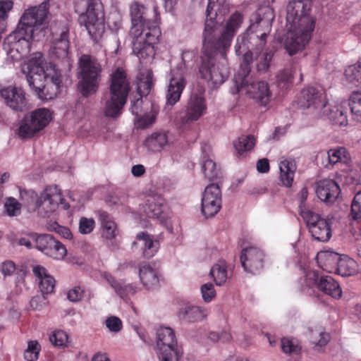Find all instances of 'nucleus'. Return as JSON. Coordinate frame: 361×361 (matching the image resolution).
<instances>
[{"label":"nucleus","mask_w":361,"mask_h":361,"mask_svg":"<svg viewBox=\"0 0 361 361\" xmlns=\"http://www.w3.org/2000/svg\"><path fill=\"white\" fill-rule=\"evenodd\" d=\"M86 7L83 12L78 4L75 11L80 13L78 21L85 27L90 37L95 41L102 37L104 32V13L100 0H82Z\"/></svg>","instance_id":"obj_10"},{"label":"nucleus","mask_w":361,"mask_h":361,"mask_svg":"<svg viewBox=\"0 0 361 361\" xmlns=\"http://www.w3.org/2000/svg\"><path fill=\"white\" fill-rule=\"evenodd\" d=\"M279 179L286 187L291 186L297 169L295 161L292 158L282 157L279 162Z\"/></svg>","instance_id":"obj_28"},{"label":"nucleus","mask_w":361,"mask_h":361,"mask_svg":"<svg viewBox=\"0 0 361 361\" xmlns=\"http://www.w3.org/2000/svg\"><path fill=\"white\" fill-rule=\"evenodd\" d=\"M209 275L213 278L216 286H222L228 279L227 264L219 261L214 264L210 269Z\"/></svg>","instance_id":"obj_42"},{"label":"nucleus","mask_w":361,"mask_h":361,"mask_svg":"<svg viewBox=\"0 0 361 361\" xmlns=\"http://www.w3.org/2000/svg\"><path fill=\"white\" fill-rule=\"evenodd\" d=\"M209 338L214 342L219 341L226 342L231 340V336L229 333L226 331L222 332L221 334H219L216 332H211L209 334Z\"/></svg>","instance_id":"obj_64"},{"label":"nucleus","mask_w":361,"mask_h":361,"mask_svg":"<svg viewBox=\"0 0 361 361\" xmlns=\"http://www.w3.org/2000/svg\"><path fill=\"white\" fill-rule=\"evenodd\" d=\"M312 7V0H289L287 4L285 45L290 55L301 51L311 38L315 24Z\"/></svg>","instance_id":"obj_4"},{"label":"nucleus","mask_w":361,"mask_h":361,"mask_svg":"<svg viewBox=\"0 0 361 361\" xmlns=\"http://www.w3.org/2000/svg\"><path fill=\"white\" fill-rule=\"evenodd\" d=\"M164 202V199L159 195L155 194L148 196L145 203L141 207L142 215L163 222L165 220Z\"/></svg>","instance_id":"obj_24"},{"label":"nucleus","mask_w":361,"mask_h":361,"mask_svg":"<svg viewBox=\"0 0 361 361\" xmlns=\"http://www.w3.org/2000/svg\"><path fill=\"white\" fill-rule=\"evenodd\" d=\"M350 215L353 220L361 219V190L356 193L351 204Z\"/></svg>","instance_id":"obj_58"},{"label":"nucleus","mask_w":361,"mask_h":361,"mask_svg":"<svg viewBox=\"0 0 361 361\" xmlns=\"http://www.w3.org/2000/svg\"><path fill=\"white\" fill-rule=\"evenodd\" d=\"M68 334L62 330H55L49 336L50 342L57 347H64L68 343Z\"/></svg>","instance_id":"obj_52"},{"label":"nucleus","mask_w":361,"mask_h":361,"mask_svg":"<svg viewBox=\"0 0 361 361\" xmlns=\"http://www.w3.org/2000/svg\"><path fill=\"white\" fill-rule=\"evenodd\" d=\"M176 340L173 330L161 327L157 331V346L159 361H173L176 355Z\"/></svg>","instance_id":"obj_16"},{"label":"nucleus","mask_w":361,"mask_h":361,"mask_svg":"<svg viewBox=\"0 0 361 361\" xmlns=\"http://www.w3.org/2000/svg\"><path fill=\"white\" fill-rule=\"evenodd\" d=\"M201 168L204 177L209 180H213L218 177L219 170L216 164L211 158V147L208 145L202 146Z\"/></svg>","instance_id":"obj_27"},{"label":"nucleus","mask_w":361,"mask_h":361,"mask_svg":"<svg viewBox=\"0 0 361 361\" xmlns=\"http://www.w3.org/2000/svg\"><path fill=\"white\" fill-rule=\"evenodd\" d=\"M210 44H204L202 63L200 66V73L202 78L210 82L214 87L221 85L228 78V68L225 57V51L219 50L221 53V57L218 61L215 53L210 50Z\"/></svg>","instance_id":"obj_8"},{"label":"nucleus","mask_w":361,"mask_h":361,"mask_svg":"<svg viewBox=\"0 0 361 361\" xmlns=\"http://www.w3.org/2000/svg\"><path fill=\"white\" fill-rule=\"evenodd\" d=\"M52 119L49 109L40 108L26 116L20 123L18 134L21 138H28L42 130Z\"/></svg>","instance_id":"obj_12"},{"label":"nucleus","mask_w":361,"mask_h":361,"mask_svg":"<svg viewBox=\"0 0 361 361\" xmlns=\"http://www.w3.org/2000/svg\"><path fill=\"white\" fill-rule=\"evenodd\" d=\"M316 259L319 267L329 273L336 272L340 255L331 251L320 252L317 253Z\"/></svg>","instance_id":"obj_33"},{"label":"nucleus","mask_w":361,"mask_h":361,"mask_svg":"<svg viewBox=\"0 0 361 361\" xmlns=\"http://www.w3.org/2000/svg\"><path fill=\"white\" fill-rule=\"evenodd\" d=\"M300 214L306 221L313 238L321 242H327L331 237V229L329 221L308 209H300Z\"/></svg>","instance_id":"obj_15"},{"label":"nucleus","mask_w":361,"mask_h":361,"mask_svg":"<svg viewBox=\"0 0 361 361\" xmlns=\"http://www.w3.org/2000/svg\"><path fill=\"white\" fill-rule=\"evenodd\" d=\"M221 207V192L218 185L210 184L206 187L202 197V212L208 218L216 214Z\"/></svg>","instance_id":"obj_18"},{"label":"nucleus","mask_w":361,"mask_h":361,"mask_svg":"<svg viewBox=\"0 0 361 361\" xmlns=\"http://www.w3.org/2000/svg\"><path fill=\"white\" fill-rule=\"evenodd\" d=\"M152 87V73L145 71L141 73L138 77L137 92L140 97L147 95Z\"/></svg>","instance_id":"obj_43"},{"label":"nucleus","mask_w":361,"mask_h":361,"mask_svg":"<svg viewBox=\"0 0 361 361\" xmlns=\"http://www.w3.org/2000/svg\"><path fill=\"white\" fill-rule=\"evenodd\" d=\"M54 240L50 235H39L36 238L37 248L47 254L51 245L54 243Z\"/></svg>","instance_id":"obj_51"},{"label":"nucleus","mask_w":361,"mask_h":361,"mask_svg":"<svg viewBox=\"0 0 361 361\" xmlns=\"http://www.w3.org/2000/svg\"><path fill=\"white\" fill-rule=\"evenodd\" d=\"M85 296V288L82 286H75L67 293V298L72 302L81 301Z\"/></svg>","instance_id":"obj_55"},{"label":"nucleus","mask_w":361,"mask_h":361,"mask_svg":"<svg viewBox=\"0 0 361 361\" xmlns=\"http://www.w3.org/2000/svg\"><path fill=\"white\" fill-rule=\"evenodd\" d=\"M68 29L64 27L59 37H56L52 42L51 52L56 58L66 59L68 58Z\"/></svg>","instance_id":"obj_30"},{"label":"nucleus","mask_w":361,"mask_h":361,"mask_svg":"<svg viewBox=\"0 0 361 361\" xmlns=\"http://www.w3.org/2000/svg\"><path fill=\"white\" fill-rule=\"evenodd\" d=\"M126 101H122L116 97L109 95L105 102L104 114L106 117L117 118L121 115L123 108Z\"/></svg>","instance_id":"obj_37"},{"label":"nucleus","mask_w":361,"mask_h":361,"mask_svg":"<svg viewBox=\"0 0 361 361\" xmlns=\"http://www.w3.org/2000/svg\"><path fill=\"white\" fill-rule=\"evenodd\" d=\"M104 276L115 293L123 300L129 299L138 291L139 288L135 283H127L123 281H117L107 273L104 274Z\"/></svg>","instance_id":"obj_26"},{"label":"nucleus","mask_w":361,"mask_h":361,"mask_svg":"<svg viewBox=\"0 0 361 361\" xmlns=\"http://www.w3.org/2000/svg\"><path fill=\"white\" fill-rule=\"evenodd\" d=\"M307 336L317 351H319L330 341V335L326 333L320 326L310 327Z\"/></svg>","instance_id":"obj_35"},{"label":"nucleus","mask_w":361,"mask_h":361,"mask_svg":"<svg viewBox=\"0 0 361 361\" xmlns=\"http://www.w3.org/2000/svg\"><path fill=\"white\" fill-rule=\"evenodd\" d=\"M154 16L147 18V8L142 4L134 1L129 4L133 51L140 60H151L155 55L154 45L159 42L161 17L157 6H153Z\"/></svg>","instance_id":"obj_2"},{"label":"nucleus","mask_w":361,"mask_h":361,"mask_svg":"<svg viewBox=\"0 0 361 361\" xmlns=\"http://www.w3.org/2000/svg\"><path fill=\"white\" fill-rule=\"evenodd\" d=\"M49 8V4L45 1L23 12L16 30L6 39L10 44L8 55L14 61L20 60L30 51V42L35 33L41 30L46 24Z\"/></svg>","instance_id":"obj_5"},{"label":"nucleus","mask_w":361,"mask_h":361,"mask_svg":"<svg viewBox=\"0 0 361 361\" xmlns=\"http://www.w3.org/2000/svg\"><path fill=\"white\" fill-rule=\"evenodd\" d=\"M102 235L107 240H111L118 235V230L112 218L106 212L100 214Z\"/></svg>","instance_id":"obj_38"},{"label":"nucleus","mask_w":361,"mask_h":361,"mask_svg":"<svg viewBox=\"0 0 361 361\" xmlns=\"http://www.w3.org/2000/svg\"><path fill=\"white\" fill-rule=\"evenodd\" d=\"M327 157L330 164L343 163L349 164L351 157L348 150L343 147H336L327 151Z\"/></svg>","instance_id":"obj_39"},{"label":"nucleus","mask_w":361,"mask_h":361,"mask_svg":"<svg viewBox=\"0 0 361 361\" xmlns=\"http://www.w3.org/2000/svg\"><path fill=\"white\" fill-rule=\"evenodd\" d=\"M139 276L142 284L147 288H153L159 284V271L148 264L140 267Z\"/></svg>","instance_id":"obj_32"},{"label":"nucleus","mask_w":361,"mask_h":361,"mask_svg":"<svg viewBox=\"0 0 361 361\" xmlns=\"http://www.w3.org/2000/svg\"><path fill=\"white\" fill-rule=\"evenodd\" d=\"M32 272L39 283V288L43 295L51 293L55 286L54 278L49 275L46 269L40 265L34 266Z\"/></svg>","instance_id":"obj_29"},{"label":"nucleus","mask_w":361,"mask_h":361,"mask_svg":"<svg viewBox=\"0 0 361 361\" xmlns=\"http://www.w3.org/2000/svg\"><path fill=\"white\" fill-rule=\"evenodd\" d=\"M137 239L142 243L143 254L145 257H152L157 252L159 242L154 235L142 232L137 235Z\"/></svg>","instance_id":"obj_36"},{"label":"nucleus","mask_w":361,"mask_h":361,"mask_svg":"<svg viewBox=\"0 0 361 361\" xmlns=\"http://www.w3.org/2000/svg\"><path fill=\"white\" fill-rule=\"evenodd\" d=\"M25 276V273L23 271H20L16 274L14 288V291L16 294H20L23 290L27 288Z\"/></svg>","instance_id":"obj_61"},{"label":"nucleus","mask_w":361,"mask_h":361,"mask_svg":"<svg viewBox=\"0 0 361 361\" xmlns=\"http://www.w3.org/2000/svg\"><path fill=\"white\" fill-rule=\"evenodd\" d=\"M4 208L9 216H16L20 214L21 204L13 197H8L4 203Z\"/></svg>","instance_id":"obj_53"},{"label":"nucleus","mask_w":361,"mask_h":361,"mask_svg":"<svg viewBox=\"0 0 361 361\" xmlns=\"http://www.w3.org/2000/svg\"><path fill=\"white\" fill-rule=\"evenodd\" d=\"M21 72L39 99H52L59 92L61 73L55 65L46 61L41 53L36 52L25 59Z\"/></svg>","instance_id":"obj_3"},{"label":"nucleus","mask_w":361,"mask_h":361,"mask_svg":"<svg viewBox=\"0 0 361 361\" xmlns=\"http://www.w3.org/2000/svg\"><path fill=\"white\" fill-rule=\"evenodd\" d=\"M250 64L243 61L240 70L235 75L236 92L253 99L261 106H267L272 98L269 85L265 81L250 82Z\"/></svg>","instance_id":"obj_7"},{"label":"nucleus","mask_w":361,"mask_h":361,"mask_svg":"<svg viewBox=\"0 0 361 361\" xmlns=\"http://www.w3.org/2000/svg\"><path fill=\"white\" fill-rule=\"evenodd\" d=\"M207 316V310L206 309L191 305H184L178 312V318L188 322H199Z\"/></svg>","instance_id":"obj_31"},{"label":"nucleus","mask_w":361,"mask_h":361,"mask_svg":"<svg viewBox=\"0 0 361 361\" xmlns=\"http://www.w3.org/2000/svg\"><path fill=\"white\" fill-rule=\"evenodd\" d=\"M240 261L246 271L255 274L264 266V253L256 247H247L241 252Z\"/></svg>","instance_id":"obj_20"},{"label":"nucleus","mask_w":361,"mask_h":361,"mask_svg":"<svg viewBox=\"0 0 361 361\" xmlns=\"http://www.w3.org/2000/svg\"><path fill=\"white\" fill-rule=\"evenodd\" d=\"M184 70L182 65L173 68L170 73V78L166 93V104L174 105L180 98L185 87Z\"/></svg>","instance_id":"obj_17"},{"label":"nucleus","mask_w":361,"mask_h":361,"mask_svg":"<svg viewBox=\"0 0 361 361\" xmlns=\"http://www.w3.org/2000/svg\"><path fill=\"white\" fill-rule=\"evenodd\" d=\"M206 109L204 99L200 95L192 94L186 106L185 116L180 118L181 125L188 126L197 121L204 114Z\"/></svg>","instance_id":"obj_19"},{"label":"nucleus","mask_w":361,"mask_h":361,"mask_svg":"<svg viewBox=\"0 0 361 361\" xmlns=\"http://www.w3.org/2000/svg\"><path fill=\"white\" fill-rule=\"evenodd\" d=\"M16 271V264L13 262L6 260L0 264V271L4 277L11 276Z\"/></svg>","instance_id":"obj_62"},{"label":"nucleus","mask_w":361,"mask_h":361,"mask_svg":"<svg viewBox=\"0 0 361 361\" xmlns=\"http://www.w3.org/2000/svg\"><path fill=\"white\" fill-rule=\"evenodd\" d=\"M344 79L348 85L361 87V63L348 66L344 72Z\"/></svg>","instance_id":"obj_41"},{"label":"nucleus","mask_w":361,"mask_h":361,"mask_svg":"<svg viewBox=\"0 0 361 361\" xmlns=\"http://www.w3.org/2000/svg\"><path fill=\"white\" fill-rule=\"evenodd\" d=\"M105 326L111 333H118L123 328V322L121 319L116 316L107 317L104 322Z\"/></svg>","instance_id":"obj_57"},{"label":"nucleus","mask_w":361,"mask_h":361,"mask_svg":"<svg viewBox=\"0 0 361 361\" xmlns=\"http://www.w3.org/2000/svg\"><path fill=\"white\" fill-rule=\"evenodd\" d=\"M295 68L290 66L284 68L277 75V82L281 87H288L293 82Z\"/></svg>","instance_id":"obj_47"},{"label":"nucleus","mask_w":361,"mask_h":361,"mask_svg":"<svg viewBox=\"0 0 361 361\" xmlns=\"http://www.w3.org/2000/svg\"><path fill=\"white\" fill-rule=\"evenodd\" d=\"M48 229L54 231L61 237L66 239H71L72 238V233L67 227L60 226L56 222H51L48 226Z\"/></svg>","instance_id":"obj_60"},{"label":"nucleus","mask_w":361,"mask_h":361,"mask_svg":"<svg viewBox=\"0 0 361 361\" xmlns=\"http://www.w3.org/2000/svg\"><path fill=\"white\" fill-rule=\"evenodd\" d=\"M298 105L314 118H326L338 126L348 124L346 113L341 107L332 106L328 102L326 92L322 87L303 89L298 99Z\"/></svg>","instance_id":"obj_6"},{"label":"nucleus","mask_w":361,"mask_h":361,"mask_svg":"<svg viewBox=\"0 0 361 361\" xmlns=\"http://www.w3.org/2000/svg\"><path fill=\"white\" fill-rule=\"evenodd\" d=\"M158 113L157 107L151 105V109L149 112L141 114L136 121L137 126L139 128H145L154 123Z\"/></svg>","instance_id":"obj_46"},{"label":"nucleus","mask_w":361,"mask_h":361,"mask_svg":"<svg viewBox=\"0 0 361 361\" xmlns=\"http://www.w3.org/2000/svg\"><path fill=\"white\" fill-rule=\"evenodd\" d=\"M200 293L202 298L205 302H210L216 296V291L214 285L211 283L203 284L200 287Z\"/></svg>","instance_id":"obj_59"},{"label":"nucleus","mask_w":361,"mask_h":361,"mask_svg":"<svg viewBox=\"0 0 361 361\" xmlns=\"http://www.w3.org/2000/svg\"><path fill=\"white\" fill-rule=\"evenodd\" d=\"M229 4L227 0H209L206 11V22L204 31V44L213 45L215 39V30L217 21L216 18L221 17L228 12Z\"/></svg>","instance_id":"obj_13"},{"label":"nucleus","mask_w":361,"mask_h":361,"mask_svg":"<svg viewBox=\"0 0 361 361\" xmlns=\"http://www.w3.org/2000/svg\"><path fill=\"white\" fill-rule=\"evenodd\" d=\"M41 350V345L37 341H30L24 351V358L27 361H37Z\"/></svg>","instance_id":"obj_48"},{"label":"nucleus","mask_w":361,"mask_h":361,"mask_svg":"<svg viewBox=\"0 0 361 361\" xmlns=\"http://www.w3.org/2000/svg\"><path fill=\"white\" fill-rule=\"evenodd\" d=\"M274 18V11L269 6L260 8L255 21L236 39L235 53L243 56L245 63L256 61L257 69L260 72L269 69L274 56L273 51L266 47V39L271 31Z\"/></svg>","instance_id":"obj_1"},{"label":"nucleus","mask_w":361,"mask_h":361,"mask_svg":"<svg viewBox=\"0 0 361 361\" xmlns=\"http://www.w3.org/2000/svg\"><path fill=\"white\" fill-rule=\"evenodd\" d=\"M319 276L315 271L309 270L306 272L305 276L301 281L303 288H317V283L319 281Z\"/></svg>","instance_id":"obj_54"},{"label":"nucleus","mask_w":361,"mask_h":361,"mask_svg":"<svg viewBox=\"0 0 361 361\" xmlns=\"http://www.w3.org/2000/svg\"><path fill=\"white\" fill-rule=\"evenodd\" d=\"M281 349L285 353L298 354L300 351V346L297 339L283 338L281 339Z\"/></svg>","instance_id":"obj_50"},{"label":"nucleus","mask_w":361,"mask_h":361,"mask_svg":"<svg viewBox=\"0 0 361 361\" xmlns=\"http://www.w3.org/2000/svg\"><path fill=\"white\" fill-rule=\"evenodd\" d=\"M95 227V221L93 218H87L82 216L80 219L78 223L79 232L82 235L90 233Z\"/></svg>","instance_id":"obj_56"},{"label":"nucleus","mask_w":361,"mask_h":361,"mask_svg":"<svg viewBox=\"0 0 361 361\" xmlns=\"http://www.w3.org/2000/svg\"><path fill=\"white\" fill-rule=\"evenodd\" d=\"M173 144L169 134L166 131L158 130L146 137L144 147L152 153H160L170 147Z\"/></svg>","instance_id":"obj_22"},{"label":"nucleus","mask_w":361,"mask_h":361,"mask_svg":"<svg viewBox=\"0 0 361 361\" xmlns=\"http://www.w3.org/2000/svg\"><path fill=\"white\" fill-rule=\"evenodd\" d=\"M144 104V101L142 100V97H139L135 100L132 101V105L130 107V111L133 114L135 115L136 118H138L141 114H142V105Z\"/></svg>","instance_id":"obj_63"},{"label":"nucleus","mask_w":361,"mask_h":361,"mask_svg":"<svg viewBox=\"0 0 361 361\" xmlns=\"http://www.w3.org/2000/svg\"><path fill=\"white\" fill-rule=\"evenodd\" d=\"M60 205L65 210L69 208V204L63 197L61 189L56 185L46 187L36 201L38 212L44 216H49L55 212Z\"/></svg>","instance_id":"obj_11"},{"label":"nucleus","mask_w":361,"mask_h":361,"mask_svg":"<svg viewBox=\"0 0 361 361\" xmlns=\"http://www.w3.org/2000/svg\"><path fill=\"white\" fill-rule=\"evenodd\" d=\"M130 90V82L125 71L121 68H117L111 76L109 95L122 101H127Z\"/></svg>","instance_id":"obj_21"},{"label":"nucleus","mask_w":361,"mask_h":361,"mask_svg":"<svg viewBox=\"0 0 361 361\" xmlns=\"http://www.w3.org/2000/svg\"><path fill=\"white\" fill-rule=\"evenodd\" d=\"M255 145V139L252 135H241L233 142V146L238 153L250 151Z\"/></svg>","instance_id":"obj_44"},{"label":"nucleus","mask_w":361,"mask_h":361,"mask_svg":"<svg viewBox=\"0 0 361 361\" xmlns=\"http://www.w3.org/2000/svg\"><path fill=\"white\" fill-rule=\"evenodd\" d=\"M0 92L6 105L12 109L22 111L25 106V96L22 88L10 85L1 88Z\"/></svg>","instance_id":"obj_23"},{"label":"nucleus","mask_w":361,"mask_h":361,"mask_svg":"<svg viewBox=\"0 0 361 361\" xmlns=\"http://www.w3.org/2000/svg\"><path fill=\"white\" fill-rule=\"evenodd\" d=\"M341 192L338 185L331 179H325L317 183L316 194L319 199L326 203H333Z\"/></svg>","instance_id":"obj_25"},{"label":"nucleus","mask_w":361,"mask_h":361,"mask_svg":"<svg viewBox=\"0 0 361 361\" xmlns=\"http://www.w3.org/2000/svg\"><path fill=\"white\" fill-rule=\"evenodd\" d=\"M357 263L347 255H340L336 272L342 276H348L356 272Z\"/></svg>","instance_id":"obj_40"},{"label":"nucleus","mask_w":361,"mask_h":361,"mask_svg":"<svg viewBox=\"0 0 361 361\" xmlns=\"http://www.w3.org/2000/svg\"><path fill=\"white\" fill-rule=\"evenodd\" d=\"M317 288L336 299L340 298L342 295V290L338 283L330 276H321L317 283Z\"/></svg>","instance_id":"obj_34"},{"label":"nucleus","mask_w":361,"mask_h":361,"mask_svg":"<svg viewBox=\"0 0 361 361\" xmlns=\"http://www.w3.org/2000/svg\"><path fill=\"white\" fill-rule=\"evenodd\" d=\"M349 105L354 118L361 123V92H353L349 99Z\"/></svg>","instance_id":"obj_45"},{"label":"nucleus","mask_w":361,"mask_h":361,"mask_svg":"<svg viewBox=\"0 0 361 361\" xmlns=\"http://www.w3.org/2000/svg\"><path fill=\"white\" fill-rule=\"evenodd\" d=\"M66 254L67 250L66 247L59 241L54 240V243L51 245L46 255L53 259L60 260L63 259Z\"/></svg>","instance_id":"obj_49"},{"label":"nucleus","mask_w":361,"mask_h":361,"mask_svg":"<svg viewBox=\"0 0 361 361\" xmlns=\"http://www.w3.org/2000/svg\"><path fill=\"white\" fill-rule=\"evenodd\" d=\"M78 66V89L83 96L87 97L97 91L102 66L95 57L88 54L81 56Z\"/></svg>","instance_id":"obj_9"},{"label":"nucleus","mask_w":361,"mask_h":361,"mask_svg":"<svg viewBox=\"0 0 361 361\" xmlns=\"http://www.w3.org/2000/svg\"><path fill=\"white\" fill-rule=\"evenodd\" d=\"M244 20L242 13L235 12L222 25L220 35L214 39L213 45L216 50L226 51L231 44L232 40L241 27Z\"/></svg>","instance_id":"obj_14"}]
</instances>
